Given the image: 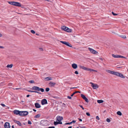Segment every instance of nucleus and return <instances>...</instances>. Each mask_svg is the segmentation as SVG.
Returning a JSON list of instances; mask_svg holds the SVG:
<instances>
[{"label": "nucleus", "instance_id": "f257e3e1", "mask_svg": "<svg viewBox=\"0 0 128 128\" xmlns=\"http://www.w3.org/2000/svg\"><path fill=\"white\" fill-rule=\"evenodd\" d=\"M106 71L108 73L114 75L119 76L122 78H125V76L124 75L120 73L114 71H112L108 70H106Z\"/></svg>", "mask_w": 128, "mask_h": 128}, {"label": "nucleus", "instance_id": "f03ea898", "mask_svg": "<svg viewBox=\"0 0 128 128\" xmlns=\"http://www.w3.org/2000/svg\"><path fill=\"white\" fill-rule=\"evenodd\" d=\"M8 2L9 4L18 7H20L21 6L20 3L18 2Z\"/></svg>", "mask_w": 128, "mask_h": 128}, {"label": "nucleus", "instance_id": "7ed1b4c3", "mask_svg": "<svg viewBox=\"0 0 128 128\" xmlns=\"http://www.w3.org/2000/svg\"><path fill=\"white\" fill-rule=\"evenodd\" d=\"M79 67L80 68L82 69L85 70L89 71L90 72L94 71L96 72H97L96 70H95L92 69L88 68L86 67H84V66H82L81 65H80Z\"/></svg>", "mask_w": 128, "mask_h": 128}, {"label": "nucleus", "instance_id": "20e7f679", "mask_svg": "<svg viewBox=\"0 0 128 128\" xmlns=\"http://www.w3.org/2000/svg\"><path fill=\"white\" fill-rule=\"evenodd\" d=\"M61 29L62 30H63L67 32H70L72 31V30L71 29L65 26H62L61 28Z\"/></svg>", "mask_w": 128, "mask_h": 128}, {"label": "nucleus", "instance_id": "39448f33", "mask_svg": "<svg viewBox=\"0 0 128 128\" xmlns=\"http://www.w3.org/2000/svg\"><path fill=\"white\" fill-rule=\"evenodd\" d=\"M32 90H36L38 91L40 90L42 92H43L44 91V90L42 88H40L39 87L36 86H34L32 88Z\"/></svg>", "mask_w": 128, "mask_h": 128}, {"label": "nucleus", "instance_id": "423d86ee", "mask_svg": "<svg viewBox=\"0 0 128 128\" xmlns=\"http://www.w3.org/2000/svg\"><path fill=\"white\" fill-rule=\"evenodd\" d=\"M90 83L91 84V86L94 89H96L99 87L98 85L95 84H94L92 82H90Z\"/></svg>", "mask_w": 128, "mask_h": 128}, {"label": "nucleus", "instance_id": "0eeeda50", "mask_svg": "<svg viewBox=\"0 0 128 128\" xmlns=\"http://www.w3.org/2000/svg\"><path fill=\"white\" fill-rule=\"evenodd\" d=\"M88 50L90 51V52L92 54H98V52H97L94 50L92 48H88Z\"/></svg>", "mask_w": 128, "mask_h": 128}, {"label": "nucleus", "instance_id": "6e6552de", "mask_svg": "<svg viewBox=\"0 0 128 128\" xmlns=\"http://www.w3.org/2000/svg\"><path fill=\"white\" fill-rule=\"evenodd\" d=\"M112 56L114 58H126L123 56H120L119 55H115L114 54H112Z\"/></svg>", "mask_w": 128, "mask_h": 128}, {"label": "nucleus", "instance_id": "1a4fd4ad", "mask_svg": "<svg viewBox=\"0 0 128 128\" xmlns=\"http://www.w3.org/2000/svg\"><path fill=\"white\" fill-rule=\"evenodd\" d=\"M60 42L66 45L67 46L70 47H72V45L68 42L63 41H60Z\"/></svg>", "mask_w": 128, "mask_h": 128}, {"label": "nucleus", "instance_id": "9d476101", "mask_svg": "<svg viewBox=\"0 0 128 128\" xmlns=\"http://www.w3.org/2000/svg\"><path fill=\"white\" fill-rule=\"evenodd\" d=\"M28 112L27 111H21L20 114L21 116H26L28 115Z\"/></svg>", "mask_w": 128, "mask_h": 128}, {"label": "nucleus", "instance_id": "9b49d317", "mask_svg": "<svg viewBox=\"0 0 128 128\" xmlns=\"http://www.w3.org/2000/svg\"><path fill=\"white\" fill-rule=\"evenodd\" d=\"M48 84L50 87H54L56 85V83L52 81H50L49 82Z\"/></svg>", "mask_w": 128, "mask_h": 128}, {"label": "nucleus", "instance_id": "f8f14e48", "mask_svg": "<svg viewBox=\"0 0 128 128\" xmlns=\"http://www.w3.org/2000/svg\"><path fill=\"white\" fill-rule=\"evenodd\" d=\"M13 112L16 115L19 114L20 116V114L21 113V111H20L18 110H14V111Z\"/></svg>", "mask_w": 128, "mask_h": 128}, {"label": "nucleus", "instance_id": "ddd939ff", "mask_svg": "<svg viewBox=\"0 0 128 128\" xmlns=\"http://www.w3.org/2000/svg\"><path fill=\"white\" fill-rule=\"evenodd\" d=\"M57 120L59 122H62L61 121L63 120V118L62 116H58L56 118Z\"/></svg>", "mask_w": 128, "mask_h": 128}, {"label": "nucleus", "instance_id": "4468645a", "mask_svg": "<svg viewBox=\"0 0 128 128\" xmlns=\"http://www.w3.org/2000/svg\"><path fill=\"white\" fill-rule=\"evenodd\" d=\"M4 127L5 128H10V126L9 122H6L4 124Z\"/></svg>", "mask_w": 128, "mask_h": 128}, {"label": "nucleus", "instance_id": "2eb2a0df", "mask_svg": "<svg viewBox=\"0 0 128 128\" xmlns=\"http://www.w3.org/2000/svg\"><path fill=\"white\" fill-rule=\"evenodd\" d=\"M47 123V121L46 120H42L40 122V124L42 125L45 126L46 125Z\"/></svg>", "mask_w": 128, "mask_h": 128}, {"label": "nucleus", "instance_id": "dca6fc26", "mask_svg": "<svg viewBox=\"0 0 128 128\" xmlns=\"http://www.w3.org/2000/svg\"><path fill=\"white\" fill-rule=\"evenodd\" d=\"M47 103V100L45 99H43L42 100L41 104L42 105H44Z\"/></svg>", "mask_w": 128, "mask_h": 128}, {"label": "nucleus", "instance_id": "f3484780", "mask_svg": "<svg viewBox=\"0 0 128 128\" xmlns=\"http://www.w3.org/2000/svg\"><path fill=\"white\" fill-rule=\"evenodd\" d=\"M14 122L17 124L18 125L20 126H21L22 125L21 124V123L18 121H17L15 120H14Z\"/></svg>", "mask_w": 128, "mask_h": 128}, {"label": "nucleus", "instance_id": "a211bd4d", "mask_svg": "<svg viewBox=\"0 0 128 128\" xmlns=\"http://www.w3.org/2000/svg\"><path fill=\"white\" fill-rule=\"evenodd\" d=\"M72 67L74 69H76L78 67L77 65L76 64H73L72 65Z\"/></svg>", "mask_w": 128, "mask_h": 128}, {"label": "nucleus", "instance_id": "6ab92c4d", "mask_svg": "<svg viewBox=\"0 0 128 128\" xmlns=\"http://www.w3.org/2000/svg\"><path fill=\"white\" fill-rule=\"evenodd\" d=\"M35 107L37 108H39L41 107V106L40 104L38 103H35Z\"/></svg>", "mask_w": 128, "mask_h": 128}, {"label": "nucleus", "instance_id": "aec40b11", "mask_svg": "<svg viewBox=\"0 0 128 128\" xmlns=\"http://www.w3.org/2000/svg\"><path fill=\"white\" fill-rule=\"evenodd\" d=\"M62 122H54V124L55 126L56 125H57L59 124H62Z\"/></svg>", "mask_w": 128, "mask_h": 128}, {"label": "nucleus", "instance_id": "412c9836", "mask_svg": "<svg viewBox=\"0 0 128 128\" xmlns=\"http://www.w3.org/2000/svg\"><path fill=\"white\" fill-rule=\"evenodd\" d=\"M13 65L12 64H8L6 66V67L8 68H11L12 67Z\"/></svg>", "mask_w": 128, "mask_h": 128}, {"label": "nucleus", "instance_id": "4be33fe9", "mask_svg": "<svg viewBox=\"0 0 128 128\" xmlns=\"http://www.w3.org/2000/svg\"><path fill=\"white\" fill-rule=\"evenodd\" d=\"M80 92L79 91H76L74 92L71 95V96H72L74 94H75L77 93H80Z\"/></svg>", "mask_w": 128, "mask_h": 128}, {"label": "nucleus", "instance_id": "5701e85b", "mask_svg": "<svg viewBox=\"0 0 128 128\" xmlns=\"http://www.w3.org/2000/svg\"><path fill=\"white\" fill-rule=\"evenodd\" d=\"M117 114L119 115L120 116H121L122 115V113L120 111H118L117 112Z\"/></svg>", "mask_w": 128, "mask_h": 128}, {"label": "nucleus", "instance_id": "b1692460", "mask_svg": "<svg viewBox=\"0 0 128 128\" xmlns=\"http://www.w3.org/2000/svg\"><path fill=\"white\" fill-rule=\"evenodd\" d=\"M97 102L98 103H101L103 102V101L102 100H97Z\"/></svg>", "mask_w": 128, "mask_h": 128}, {"label": "nucleus", "instance_id": "393cba45", "mask_svg": "<svg viewBox=\"0 0 128 128\" xmlns=\"http://www.w3.org/2000/svg\"><path fill=\"white\" fill-rule=\"evenodd\" d=\"M81 96L84 99L86 98L84 95L82 94H81Z\"/></svg>", "mask_w": 128, "mask_h": 128}, {"label": "nucleus", "instance_id": "a878e982", "mask_svg": "<svg viewBox=\"0 0 128 128\" xmlns=\"http://www.w3.org/2000/svg\"><path fill=\"white\" fill-rule=\"evenodd\" d=\"M40 114H37L35 116H34V118H38L40 117Z\"/></svg>", "mask_w": 128, "mask_h": 128}, {"label": "nucleus", "instance_id": "bb28decb", "mask_svg": "<svg viewBox=\"0 0 128 128\" xmlns=\"http://www.w3.org/2000/svg\"><path fill=\"white\" fill-rule=\"evenodd\" d=\"M120 36L124 38H126V36L124 35H121Z\"/></svg>", "mask_w": 128, "mask_h": 128}, {"label": "nucleus", "instance_id": "cd10ccee", "mask_svg": "<svg viewBox=\"0 0 128 128\" xmlns=\"http://www.w3.org/2000/svg\"><path fill=\"white\" fill-rule=\"evenodd\" d=\"M29 82L30 83H34V80H31L29 81Z\"/></svg>", "mask_w": 128, "mask_h": 128}, {"label": "nucleus", "instance_id": "c85d7f7f", "mask_svg": "<svg viewBox=\"0 0 128 128\" xmlns=\"http://www.w3.org/2000/svg\"><path fill=\"white\" fill-rule=\"evenodd\" d=\"M84 100L86 102H88V100L86 98Z\"/></svg>", "mask_w": 128, "mask_h": 128}, {"label": "nucleus", "instance_id": "c756f323", "mask_svg": "<svg viewBox=\"0 0 128 128\" xmlns=\"http://www.w3.org/2000/svg\"><path fill=\"white\" fill-rule=\"evenodd\" d=\"M106 121L108 122H110V119L107 118L106 120Z\"/></svg>", "mask_w": 128, "mask_h": 128}, {"label": "nucleus", "instance_id": "7c9ffc66", "mask_svg": "<svg viewBox=\"0 0 128 128\" xmlns=\"http://www.w3.org/2000/svg\"><path fill=\"white\" fill-rule=\"evenodd\" d=\"M30 31L33 34H34L35 33V32L33 30H31Z\"/></svg>", "mask_w": 128, "mask_h": 128}, {"label": "nucleus", "instance_id": "2f4dec72", "mask_svg": "<svg viewBox=\"0 0 128 128\" xmlns=\"http://www.w3.org/2000/svg\"><path fill=\"white\" fill-rule=\"evenodd\" d=\"M39 49L40 51H42L43 50V49L41 48H39Z\"/></svg>", "mask_w": 128, "mask_h": 128}, {"label": "nucleus", "instance_id": "473e14b6", "mask_svg": "<svg viewBox=\"0 0 128 128\" xmlns=\"http://www.w3.org/2000/svg\"><path fill=\"white\" fill-rule=\"evenodd\" d=\"M112 13L114 16H116L118 15V14H115L113 12H112Z\"/></svg>", "mask_w": 128, "mask_h": 128}, {"label": "nucleus", "instance_id": "72a5a7b5", "mask_svg": "<svg viewBox=\"0 0 128 128\" xmlns=\"http://www.w3.org/2000/svg\"><path fill=\"white\" fill-rule=\"evenodd\" d=\"M96 119L98 120H100V118H99V117L98 116H96Z\"/></svg>", "mask_w": 128, "mask_h": 128}, {"label": "nucleus", "instance_id": "f704fd0d", "mask_svg": "<svg viewBox=\"0 0 128 128\" xmlns=\"http://www.w3.org/2000/svg\"><path fill=\"white\" fill-rule=\"evenodd\" d=\"M86 114L88 116H90V113L89 112H86Z\"/></svg>", "mask_w": 128, "mask_h": 128}, {"label": "nucleus", "instance_id": "c9c22d12", "mask_svg": "<svg viewBox=\"0 0 128 128\" xmlns=\"http://www.w3.org/2000/svg\"><path fill=\"white\" fill-rule=\"evenodd\" d=\"M28 124H31L32 122H31L30 120H28Z\"/></svg>", "mask_w": 128, "mask_h": 128}, {"label": "nucleus", "instance_id": "e433bc0d", "mask_svg": "<svg viewBox=\"0 0 128 128\" xmlns=\"http://www.w3.org/2000/svg\"><path fill=\"white\" fill-rule=\"evenodd\" d=\"M76 120H73L72 122H71V124H72V123H75L76 122Z\"/></svg>", "mask_w": 128, "mask_h": 128}, {"label": "nucleus", "instance_id": "4c0bfd02", "mask_svg": "<svg viewBox=\"0 0 128 128\" xmlns=\"http://www.w3.org/2000/svg\"><path fill=\"white\" fill-rule=\"evenodd\" d=\"M83 110H84V108L82 106V105H79V106Z\"/></svg>", "mask_w": 128, "mask_h": 128}, {"label": "nucleus", "instance_id": "58836bf2", "mask_svg": "<svg viewBox=\"0 0 128 128\" xmlns=\"http://www.w3.org/2000/svg\"><path fill=\"white\" fill-rule=\"evenodd\" d=\"M28 92H33V91H32L30 90H27Z\"/></svg>", "mask_w": 128, "mask_h": 128}, {"label": "nucleus", "instance_id": "ea45409f", "mask_svg": "<svg viewBox=\"0 0 128 128\" xmlns=\"http://www.w3.org/2000/svg\"><path fill=\"white\" fill-rule=\"evenodd\" d=\"M74 73L76 74H78V72L77 71H75Z\"/></svg>", "mask_w": 128, "mask_h": 128}, {"label": "nucleus", "instance_id": "a19ab883", "mask_svg": "<svg viewBox=\"0 0 128 128\" xmlns=\"http://www.w3.org/2000/svg\"><path fill=\"white\" fill-rule=\"evenodd\" d=\"M52 78L51 77H48V80H52Z\"/></svg>", "mask_w": 128, "mask_h": 128}, {"label": "nucleus", "instance_id": "79ce46f5", "mask_svg": "<svg viewBox=\"0 0 128 128\" xmlns=\"http://www.w3.org/2000/svg\"><path fill=\"white\" fill-rule=\"evenodd\" d=\"M4 48V47L2 46H0V48L3 49Z\"/></svg>", "mask_w": 128, "mask_h": 128}, {"label": "nucleus", "instance_id": "37998d69", "mask_svg": "<svg viewBox=\"0 0 128 128\" xmlns=\"http://www.w3.org/2000/svg\"><path fill=\"white\" fill-rule=\"evenodd\" d=\"M71 122L69 123H67L65 124H71Z\"/></svg>", "mask_w": 128, "mask_h": 128}, {"label": "nucleus", "instance_id": "c03bdc74", "mask_svg": "<svg viewBox=\"0 0 128 128\" xmlns=\"http://www.w3.org/2000/svg\"><path fill=\"white\" fill-rule=\"evenodd\" d=\"M3 36L2 34L0 32V37H2Z\"/></svg>", "mask_w": 128, "mask_h": 128}, {"label": "nucleus", "instance_id": "a18cd8bd", "mask_svg": "<svg viewBox=\"0 0 128 128\" xmlns=\"http://www.w3.org/2000/svg\"><path fill=\"white\" fill-rule=\"evenodd\" d=\"M1 105L3 106H4V107L5 106V105L4 104H1Z\"/></svg>", "mask_w": 128, "mask_h": 128}, {"label": "nucleus", "instance_id": "49530a36", "mask_svg": "<svg viewBox=\"0 0 128 128\" xmlns=\"http://www.w3.org/2000/svg\"><path fill=\"white\" fill-rule=\"evenodd\" d=\"M99 59L102 61L103 60V59L101 58H99Z\"/></svg>", "mask_w": 128, "mask_h": 128}, {"label": "nucleus", "instance_id": "de8ad7c7", "mask_svg": "<svg viewBox=\"0 0 128 128\" xmlns=\"http://www.w3.org/2000/svg\"><path fill=\"white\" fill-rule=\"evenodd\" d=\"M69 99H71L72 98L71 97L69 96H68L67 97Z\"/></svg>", "mask_w": 128, "mask_h": 128}, {"label": "nucleus", "instance_id": "09e8293b", "mask_svg": "<svg viewBox=\"0 0 128 128\" xmlns=\"http://www.w3.org/2000/svg\"><path fill=\"white\" fill-rule=\"evenodd\" d=\"M48 128H55V127L54 126H50L48 127Z\"/></svg>", "mask_w": 128, "mask_h": 128}, {"label": "nucleus", "instance_id": "8fccbe9b", "mask_svg": "<svg viewBox=\"0 0 128 128\" xmlns=\"http://www.w3.org/2000/svg\"><path fill=\"white\" fill-rule=\"evenodd\" d=\"M33 92H35L37 93H39V92L36 91H33Z\"/></svg>", "mask_w": 128, "mask_h": 128}, {"label": "nucleus", "instance_id": "3c124183", "mask_svg": "<svg viewBox=\"0 0 128 128\" xmlns=\"http://www.w3.org/2000/svg\"><path fill=\"white\" fill-rule=\"evenodd\" d=\"M46 92H48V88H47L46 89Z\"/></svg>", "mask_w": 128, "mask_h": 128}, {"label": "nucleus", "instance_id": "603ef678", "mask_svg": "<svg viewBox=\"0 0 128 128\" xmlns=\"http://www.w3.org/2000/svg\"><path fill=\"white\" fill-rule=\"evenodd\" d=\"M25 101V100H22L21 101V102H24Z\"/></svg>", "mask_w": 128, "mask_h": 128}, {"label": "nucleus", "instance_id": "864d4df0", "mask_svg": "<svg viewBox=\"0 0 128 128\" xmlns=\"http://www.w3.org/2000/svg\"><path fill=\"white\" fill-rule=\"evenodd\" d=\"M77 88V87L70 88V89H73V88Z\"/></svg>", "mask_w": 128, "mask_h": 128}, {"label": "nucleus", "instance_id": "5fc2aeb1", "mask_svg": "<svg viewBox=\"0 0 128 128\" xmlns=\"http://www.w3.org/2000/svg\"><path fill=\"white\" fill-rule=\"evenodd\" d=\"M78 119L80 121H81V122H82V119H80V118H78Z\"/></svg>", "mask_w": 128, "mask_h": 128}, {"label": "nucleus", "instance_id": "6e6d98bb", "mask_svg": "<svg viewBox=\"0 0 128 128\" xmlns=\"http://www.w3.org/2000/svg\"><path fill=\"white\" fill-rule=\"evenodd\" d=\"M21 7L22 8H24V6H21Z\"/></svg>", "mask_w": 128, "mask_h": 128}, {"label": "nucleus", "instance_id": "4d7b16f0", "mask_svg": "<svg viewBox=\"0 0 128 128\" xmlns=\"http://www.w3.org/2000/svg\"><path fill=\"white\" fill-rule=\"evenodd\" d=\"M30 95H28L26 96V97H29V96H30Z\"/></svg>", "mask_w": 128, "mask_h": 128}, {"label": "nucleus", "instance_id": "13d9d810", "mask_svg": "<svg viewBox=\"0 0 128 128\" xmlns=\"http://www.w3.org/2000/svg\"><path fill=\"white\" fill-rule=\"evenodd\" d=\"M33 110L34 112H36V110H35V109H33Z\"/></svg>", "mask_w": 128, "mask_h": 128}, {"label": "nucleus", "instance_id": "bf43d9fd", "mask_svg": "<svg viewBox=\"0 0 128 128\" xmlns=\"http://www.w3.org/2000/svg\"><path fill=\"white\" fill-rule=\"evenodd\" d=\"M20 89V88H16L15 89L16 90H18Z\"/></svg>", "mask_w": 128, "mask_h": 128}, {"label": "nucleus", "instance_id": "052dcab7", "mask_svg": "<svg viewBox=\"0 0 128 128\" xmlns=\"http://www.w3.org/2000/svg\"><path fill=\"white\" fill-rule=\"evenodd\" d=\"M72 128V126H69L68 127V128Z\"/></svg>", "mask_w": 128, "mask_h": 128}, {"label": "nucleus", "instance_id": "680f3d73", "mask_svg": "<svg viewBox=\"0 0 128 128\" xmlns=\"http://www.w3.org/2000/svg\"><path fill=\"white\" fill-rule=\"evenodd\" d=\"M12 128H14V126H12Z\"/></svg>", "mask_w": 128, "mask_h": 128}, {"label": "nucleus", "instance_id": "e2e57ef3", "mask_svg": "<svg viewBox=\"0 0 128 128\" xmlns=\"http://www.w3.org/2000/svg\"><path fill=\"white\" fill-rule=\"evenodd\" d=\"M54 98H56L57 97H56V96H54V97H53Z\"/></svg>", "mask_w": 128, "mask_h": 128}, {"label": "nucleus", "instance_id": "0e129e2a", "mask_svg": "<svg viewBox=\"0 0 128 128\" xmlns=\"http://www.w3.org/2000/svg\"><path fill=\"white\" fill-rule=\"evenodd\" d=\"M48 78V77H46V78L45 79H47Z\"/></svg>", "mask_w": 128, "mask_h": 128}, {"label": "nucleus", "instance_id": "69168bd1", "mask_svg": "<svg viewBox=\"0 0 128 128\" xmlns=\"http://www.w3.org/2000/svg\"><path fill=\"white\" fill-rule=\"evenodd\" d=\"M121 68V67H118V68Z\"/></svg>", "mask_w": 128, "mask_h": 128}, {"label": "nucleus", "instance_id": "338daca9", "mask_svg": "<svg viewBox=\"0 0 128 128\" xmlns=\"http://www.w3.org/2000/svg\"><path fill=\"white\" fill-rule=\"evenodd\" d=\"M18 14H20V13H17Z\"/></svg>", "mask_w": 128, "mask_h": 128}, {"label": "nucleus", "instance_id": "774afa93", "mask_svg": "<svg viewBox=\"0 0 128 128\" xmlns=\"http://www.w3.org/2000/svg\"><path fill=\"white\" fill-rule=\"evenodd\" d=\"M38 94H41V93L40 92H39V93H38Z\"/></svg>", "mask_w": 128, "mask_h": 128}]
</instances>
